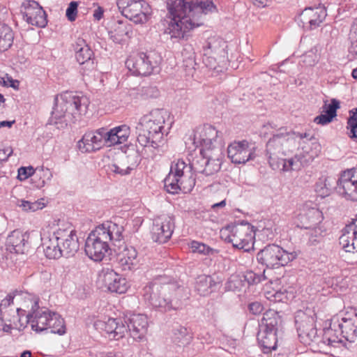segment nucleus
Returning <instances> with one entry per match:
<instances>
[{"label":"nucleus","instance_id":"nucleus-12","mask_svg":"<svg viewBox=\"0 0 357 357\" xmlns=\"http://www.w3.org/2000/svg\"><path fill=\"white\" fill-rule=\"evenodd\" d=\"M230 234L227 236L228 242L232 243L234 248L249 252L254 247V234L252 226L248 222H241L233 226H229Z\"/></svg>","mask_w":357,"mask_h":357},{"label":"nucleus","instance_id":"nucleus-34","mask_svg":"<svg viewBox=\"0 0 357 357\" xmlns=\"http://www.w3.org/2000/svg\"><path fill=\"white\" fill-rule=\"evenodd\" d=\"M107 139L110 146L123 144L127 141L130 135V128L126 124L116 126L110 130L107 129Z\"/></svg>","mask_w":357,"mask_h":357},{"label":"nucleus","instance_id":"nucleus-53","mask_svg":"<svg viewBox=\"0 0 357 357\" xmlns=\"http://www.w3.org/2000/svg\"><path fill=\"white\" fill-rule=\"evenodd\" d=\"M77 2L71 1L66 9V15L70 22L75 20L77 13Z\"/></svg>","mask_w":357,"mask_h":357},{"label":"nucleus","instance_id":"nucleus-1","mask_svg":"<svg viewBox=\"0 0 357 357\" xmlns=\"http://www.w3.org/2000/svg\"><path fill=\"white\" fill-rule=\"evenodd\" d=\"M167 17L170 19L167 32L171 39L188 40L192 31L204 24L205 16L217 11L212 1L166 0Z\"/></svg>","mask_w":357,"mask_h":357},{"label":"nucleus","instance_id":"nucleus-50","mask_svg":"<svg viewBox=\"0 0 357 357\" xmlns=\"http://www.w3.org/2000/svg\"><path fill=\"white\" fill-rule=\"evenodd\" d=\"M333 188H335V187L333 185H330L329 187H324L321 178H320L319 181L316 183L315 185V191L321 197H325L329 195Z\"/></svg>","mask_w":357,"mask_h":357},{"label":"nucleus","instance_id":"nucleus-57","mask_svg":"<svg viewBox=\"0 0 357 357\" xmlns=\"http://www.w3.org/2000/svg\"><path fill=\"white\" fill-rule=\"evenodd\" d=\"M248 309L253 314H259L264 310V306L260 302H252L249 304Z\"/></svg>","mask_w":357,"mask_h":357},{"label":"nucleus","instance_id":"nucleus-9","mask_svg":"<svg viewBox=\"0 0 357 357\" xmlns=\"http://www.w3.org/2000/svg\"><path fill=\"white\" fill-rule=\"evenodd\" d=\"M296 257L295 252H288L278 245L268 244L259 250L257 259L268 268H277L287 265Z\"/></svg>","mask_w":357,"mask_h":357},{"label":"nucleus","instance_id":"nucleus-63","mask_svg":"<svg viewBox=\"0 0 357 357\" xmlns=\"http://www.w3.org/2000/svg\"><path fill=\"white\" fill-rule=\"evenodd\" d=\"M280 167L282 166V170L283 172H289L292 171V167H290L287 159H283L280 157Z\"/></svg>","mask_w":357,"mask_h":357},{"label":"nucleus","instance_id":"nucleus-13","mask_svg":"<svg viewBox=\"0 0 357 357\" xmlns=\"http://www.w3.org/2000/svg\"><path fill=\"white\" fill-rule=\"evenodd\" d=\"M25 298L31 303V311L26 316L25 324L30 323L31 329L36 333L46 331L52 312L47 308L40 307L37 298L30 294H25Z\"/></svg>","mask_w":357,"mask_h":357},{"label":"nucleus","instance_id":"nucleus-55","mask_svg":"<svg viewBox=\"0 0 357 357\" xmlns=\"http://www.w3.org/2000/svg\"><path fill=\"white\" fill-rule=\"evenodd\" d=\"M109 168L111 172L121 176L130 174L132 170V167L130 166H127L126 168H122L116 164L112 165Z\"/></svg>","mask_w":357,"mask_h":357},{"label":"nucleus","instance_id":"nucleus-26","mask_svg":"<svg viewBox=\"0 0 357 357\" xmlns=\"http://www.w3.org/2000/svg\"><path fill=\"white\" fill-rule=\"evenodd\" d=\"M41 241L46 257L51 259H57L63 257L59 238L56 235V230L52 234H48V235H46L45 233L42 234Z\"/></svg>","mask_w":357,"mask_h":357},{"label":"nucleus","instance_id":"nucleus-17","mask_svg":"<svg viewBox=\"0 0 357 357\" xmlns=\"http://www.w3.org/2000/svg\"><path fill=\"white\" fill-rule=\"evenodd\" d=\"M174 220L172 217L162 215L153 219L151 234L153 241L159 243L167 242L174 229Z\"/></svg>","mask_w":357,"mask_h":357},{"label":"nucleus","instance_id":"nucleus-22","mask_svg":"<svg viewBox=\"0 0 357 357\" xmlns=\"http://www.w3.org/2000/svg\"><path fill=\"white\" fill-rule=\"evenodd\" d=\"M357 183V169H348L342 172L335 181V189L341 195L353 201Z\"/></svg>","mask_w":357,"mask_h":357},{"label":"nucleus","instance_id":"nucleus-37","mask_svg":"<svg viewBox=\"0 0 357 357\" xmlns=\"http://www.w3.org/2000/svg\"><path fill=\"white\" fill-rule=\"evenodd\" d=\"M280 323L281 319L278 313L274 310L269 309L263 314L260 328L277 332Z\"/></svg>","mask_w":357,"mask_h":357},{"label":"nucleus","instance_id":"nucleus-7","mask_svg":"<svg viewBox=\"0 0 357 357\" xmlns=\"http://www.w3.org/2000/svg\"><path fill=\"white\" fill-rule=\"evenodd\" d=\"M63 103L53 108L49 123L52 125H61L63 128L67 126V117L70 121L75 119L77 116L85 114L89 105V99L84 96H77L72 93H66L61 96Z\"/></svg>","mask_w":357,"mask_h":357},{"label":"nucleus","instance_id":"nucleus-44","mask_svg":"<svg viewBox=\"0 0 357 357\" xmlns=\"http://www.w3.org/2000/svg\"><path fill=\"white\" fill-rule=\"evenodd\" d=\"M138 94L143 99L157 98L159 96V91L155 86H142L138 89Z\"/></svg>","mask_w":357,"mask_h":357},{"label":"nucleus","instance_id":"nucleus-4","mask_svg":"<svg viewBox=\"0 0 357 357\" xmlns=\"http://www.w3.org/2000/svg\"><path fill=\"white\" fill-rule=\"evenodd\" d=\"M169 117L168 112L164 109H155L144 115L136 126L139 144L144 147L158 149L165 132L164 124Z\"/></svg>","mask_w":357,"mask_h":357},{"label":"nucleus","instance_id":"nucleus-36","mask_svg":"<svg viewBox=\"0 0 357 357\" xmlns=\"http://www.w3.org/2000/svg\"><path fill=\"white\" fill-rule=\"evenodd\" d=\"M301 222L305 228L316 225L321 220V212L317 208L303 207L302 211L298 215Z\"/></svg>","mask_w":357,"mask_h":357},{"label":"nucleus","instance_id":"nucleus-31","mask_svg":"<svg viewBox=\"0 0 357 357\" xmlns=\"http://www.w3.org/2000/svg\"><path fill=\"white\" fill-rule=\"evenodd\" d=\"M339 319L337 318H333L331 320L330 326L324 330V334L322 337V342L329 346L337 347V344L344 343V340L343 334L342 335L340 329H338Z\"/></svg>","mask_w":357,"mask_h":357},{"label":"nucleus","instance_id":"nucleus-29","mask_svg":"<svg viewBox=\"0 0 357 357\" xmlns=\"http://www.w3.org/2000/svg\"><path fill=\"white\" fill-rule=\"evenodd\" d=\"M218 277L202 275L197 278L195 289L200 296H208L220 286Z\"/></svg>","mask_w":357,"mask_h":357},{"label":"nucleus","instance_id":"nucleus-15","mask_svg":"<svg viewBox=\"0 0 357 357\" xmlns=\"http://www.w3.org/2000/svg\"><path fill=\"white\" fill-rule=\"evenodd\" d=\"M107 135L105 128L87 132L78 142V148L82 153H91L98 151L103 146H110Z\"/></svg>","mask_w":357,"mask_h":357},{"label":"nucleus","instance_id":"nucleus-25","mask_svg":"<svg viewBox=\"0 0 357 357\" xmlns=\"http://www.w3.org/2000/svg\"><path fill=\"white\" fill-rule=\"evenodd\" d=\"M29 238L28 233L14 230L6 238V250L10 252L23 254L28 250Z\"/></svg>","mask_w":357,"mask_h":357},{"label":"nucleus","instance_id":"nucleus-18","mask_svg":"<svg viewBox=\"0 0 357 357\" xmlns=\"http://www.w3.org/2000/svg\"><path fill=\"white\" fill-rule=\"evenodd\" d=\"M23 19L29 24L45 27L47 24V14L43 7L33 0L24 2L21 7Z\"/></svg>","mask_w":357,"mask_h":357},{"label":"nucleus","instance_id":"nucleus-35","mask_svg":"<svg viewBox=\"0 0 357 357\" xmlns=\"http://www.w3.org/2000/svg\"><path fill=\"white\" fill-rule=\"evenodd\" d=\"M171 338L175 344L184 347L192 342L193 333L190 328L178 325L173 328Z\"/></svg>","mask_w":357,"mask_h":357},{"label":"nucleus","instance_id":"nucleus-27","mask_svg":"<svg viewBox=\"0 0 357 357\" xmlns=\"http://www.w3.org/2000/svg\"><path fill=\"white\" fill-rule=\"evenodd\" d=\"M125 322L134 340H141L144 336L148 326L147 317L145 315L132 314Z\"/></svg>","mask_w":357,"mask_h":357},{"label":"nucleus","instance_id":"nucleus-2","mask_svg":"<svg viewBox=\"0 0 357 357\" xmlns=\"http://www.w3.org/2000/svg\"><path fill=\"white\" fill-rule=\"evenodd\" d=\"M123 227L112 221L98 225L88 236L84 251L86 255L96 261H100L110 250L115 241L123 238Z\"/></svg>","mask_w":357,"mask_h":357},{"label":"nucleus","instance_id":"nucleus-47","mask_svg":"<svg viewBox=\"0 0 357 357\" xmlns=\"http://www.w3.org/2000/svg\"><path fill=\"white\" fill-rule=\"evenodd\" d=\"M323 108L325 113L335 118L337 116V109L340 108V101L335 98H333L331 100V103H325Z\"/></svg>","mask_w":357,"mask_h":357},{"label":"nucleus","instance_id":"nucleus-39","mask_svg":"<svg viewBox=\"0 0 357 357\" xmlns=\"http://www.w3.org/2000/svg\"><path fill=\"white\" fill-rule=\"evenodd\" d=\"M50 329V333L64 335L66 332L65 322L63 319L57 313L53 312L49 319L47 330Z\"/></svg>","mask_w":357,"mask_h":357},{"label":"nucleus","instance_id":"nucleus-8","mask_svg":"<svg viewBox=\"0 0 357 357\" xmlns=\"http://www.w3.org/2000/svg\"><path fill=\"white\" fill-rule=\"evenodd\" d=\"M162 58L155 51L134 53L126 61L127 68L135 75L149 76L159 71Z\"/></svg>","mask_w":357,"mask_h":357},{"label":"nucleus","instance_id":"nucleus-49","mask_svg":"<svg viewBox=\"0 0 357 357\" xmlns=\"http://www.w3.org/2000/svg\"><path fill=\"white\" fill-rule=\"evenodd\" d=\"M126 154L127 162L128 163V166L131 167L132 170L139 162V153L135 149H130Z\"/></svg>","mask_w":357,"mask_h":357},{"label":"nucleus","instance_id":"nucleus-3","mask_svg":"<svg viewBox=\"0 0 357 357\" xmlns=\"http://www.w3.org/2000/svg\"><path fill=\"white\" fill-rule=\"evenodd\" d=\"M297 139L305 142L314 139V137L307 132H288L287 128L282 127L269 139L266 143V155L273 170L280 169L281 155H286L296 148Z\"/></svg>","mask_w":357,"mask_h":357},{"label":"nucleus","instance_id":"nucleus-52","mask_svg":"<svg viewBox=\"0 0 357 357\" xmlns=\"http://www.w3.org/2000/svg\"><path fill=\"white\" fill-rule=\"evenodd\" d=\"M35 173V169L33 167H22L18 169V178L20 181H24L32 176Z\"/></svg>","mask_w":357,"mask_h":357},{"label":"nucleus","instance_id":"nucleus-5","mask_svg":"<svg viewBox=\"0 0 357 357\" xmlns=\"http://www.w3.org/2000/svg\"><path fill=\"white\" fill-rule=\"evenodd\" d=\"M176 289H178L177 284L167 282L166 278L160 276L143 288V296L153 308L160 312L178 310L181 307V302L178 299L166 296L167 291Z\"/></svg>","mask_w":357,"mask_h":357},{"label":"nucleus","instance_id":"nucleus-33","mask_svg":"<svg viewBox=\"0 0 357 357\" xmlns=\"http://www.w3.org/2000/svg\"><path fill=\"white\" fill-rule=\"evenodd\" d=\"M119 264L123 271H131L138 264L137 252L132 246L125 248L119 254Z\"/></svg>","mask_w":357,"mask_h":357},{"label":"nucleus","instance_id":"nucleus-19","mask_svg":"<svg viewBox=\"0 0 357 357\" xmlns=\"http://www.w3.org/2000/svg\"><path fill=\"white\" fill-rule=\"evenodd\" d=\"M77 61L82 66L83 75H88L96 68L94 53L83 38H77L73 45Z\"/></svg>","mask_w":357,"mask_h":357},{"label":"nucleus","instance_id":"nucleus-56","mask_svg":"<svg viewBox=\"0 0 357 357\" xmlns=\"http://www.w3.org/2000/svg\"><path fill=\"white\" fill-rule=\"evenodd\" d=\"M333 117L325 113L316 116L314 119V122L316 123L317 124L324 126L331 123L333 121Z\"/></svg>","mask_w":357,"mask_h":357},{"label":"nucleus","instance_id":"nucleus-42","mask_svg":"<svg viewBox=\"0 0 357 357\" xmlns=\"http://www.w3.org/2000/svg\"><path fill=\"white\" fill-rule=\"evenodd\" d=\"M244 280L248 282L249 285H253L260 283L266 280L265 271L262 273H257L252 271H248L243 275Z\"/></svg>","mask_w":357,"mask_h":357},{"label":"nucleus","instance_id":"nucleus-16","mask_svg":"<svg viewBox=\"0 0 357 357\" xmlns=\"http://www.w3.org/2000/svg\"><path fill=\"white\" fill-rule=\"evenodd\" d=\"M256 149L246 140L235 141L228 146L227 155L234 164H245L256 158Z\"/></svg>","mask_w":357,"mask_h":357},{"label":"nucleus","instance_id":"nucleus-48","mask_svg":"<svg viewBox=\"0 0 357 357\" xmlns=\"http://www.w3.org/2000/svg\"><path fill=\"white\" fill-rule=\"evenodd\" d=\"M15 307L0 311V320L2 322L13 323L15 324Z\"/></svg>","mask_w":357,"mask_h":357},{"label":"nucleus","instance_id":"nucleus-14","mask_svg":"<svg viewBox=\"0 0 357 357\" xmlns=\"http://www.w3.org/2000/svg\"><path fill=\"white\" fill-rule=\"evenodd\" d=\"M222 157L221 154L214 157L204 150H200L199 155L192 159L194 172L205 175L212 176L218 173L222 165Z\"/></svg>","mask_w":357,"mask_h":357},{"label":"nucleus","instance_id":"nucleus-40","mask_svg":"<svg viewBox=\"0 0 357 357\" xmlns=\"http://www.w3.org/2000/svg\"><path fill=\"white\" fill-rule=\"evenodd\" d=\"M340 244L347 252L357 253V236L344 231L340 237Z\"/></svg>","mask_w":357,"mask_h":357},{"label":"nucleus","instance_id":"nucleus-46","mask_svg":"<svg viewBox=\"0 0 357 357\" xmlns=\"http://www.w3.org/2000/svg\"><path fill=\"white\" fill-rule=\"evenodd\" d=\"M268 299L273 302H286L288 300V291L286 289H280L268 292Z\"/></svg>","mask_w":357,"mask_h":357},{"label":"nucleus","instance_id":"nucleus-38","mask_svg":"<svg viewBox=\"0 0 357 357\" xmlns=\"http://www.w3.org/2000/svg\"><path fill=\"white\" fill-rule=\"evenodd\" d=\"M25 294H28L27 293H22L18 295L20 298H23L24 305L22 307H15V311H16L15 314V326H17L16 322H18L20 324V327H23L24 328L28 324H25L26 316L31 311V303L28 301V298H25Z\"/></svg>","mask_w":357,"mask_h":357},{"label":"nucleus","instance_id":"nucleus-21","mask_svg":"<svg viewBox=\"0 0 357 357\" xmlns=\"http://www.w3.org/2000/svg\"><path fill=\"white\" fill-rule=\"evenodd\" d=\"M327 15L324 6L305 8L298 18V23L304 29L312 30L323 22Z\"/></svg>","mask_w":357,"mask_h":357},{"label":"nucleus","instance_id":"nucleus-61","mask_svg":"<svg viewBox=\"0 0 357 357\" xmlns=\"http://www.w3.org/2000/svg\"><path fill=\"white\" fill-rule=\"evenodd\" d=\"M299 160L300 158L298 155H295L294 158L287 159L290 167H292V170H296L299 168Z\"/></svg>","mask_w":357,"mask_h":357},{"label":"nucleus","instance_id":"nucleus-64","mask_svg":"<svg viewBox=\"0 0 357 357\" xmlns=\"http://www.w3.org/2000/svg\"><path fill=\"white\" fill-rule=\"evenodd\" d=\"M18 205L20 207L22 208L24 211L31 212V202L21 200L20 204Z\"/></svg>","mask_w":357,"mask_h":357},{"label":"nucleus","instance_id":"nucleus-30","mask_svg":"<svg viewBox=\"0 0 357 357\" xmlns=\"http://www.w3.org/2000/svg\"><path fill=\"white\" fill-rule=\"evenodd\" d=\"M337 328L342 330L344 341L354 342L357 340V314L342 317L338 321Z\"/></svg>","mask_w":357,"mask_h":357},{"label":"nucleus","instance_id":"nucleus-58","mask_svg":"<svg viewBox=\"0 0 357 357\" xmlns=\"http://www.w3.org/2000/svg\"><path fill=\"white\" fill-rule=\"evenodd\" d=\"M118 319L109 318L105 323V331L109 334H115V326H116Z\"/></svg>","mask_w":357,"mask_h":357},{"label":"nucleus","instance_id":"nucleus-62","mask_svg":"<svg viewBox=\"0 0 357 357\" xmlns=\"http://www.w3.org/2000/svg\"><path fill=\"white\" fill-rule=\"evenodd\" d=\"M103 13L104 9L100 6H98V8L94 10L93 16L96 20L98 21L102 18Z\"/></svg>","mask_w":357,"mask_h":357},{"label":"nucleus","instance_id":"nucleus-32","mask_svg":"<svg viewBox=\"0 0 357 357\" xmlns=\"http://www.w3.org/2000/svg\"><path fill=\"white\" fill-rule=\"evenodd\" d=\"M257 340L262 347L263 352L270 353L277 348V332L260 328L257 333Z\"/></svg>","mask_w":357,"mask_h":357},{"label":"nucleus","instance_id":"nucleus-24","mask_svg":"<svg viewBox=\"0 0 357 357\" xmlns=\"http://www.w3.org/2000/svg\"><path fill=\"white\" fill-rule=\"evenodd\" d=\"M219 132L211 125H204L202 128L196 130L193 137V144L200 146V150L211 151L215 148V142Z\"/></svg>","mask_w":357,"mask_h":357},{"label":"nucleus","instance_id":"nucleus-6","mask_svg":"<svg viewBox=\"0 0 357 357\" xmlns=\"http://www.w3.org/2000/svg\"><path fill=\"white\" fill-rule=\"evenodd\" d=\"M192 161L186 163L183 159L172 162L170 172L164 180L165 188L170 194H177L180 191L190 192L195 185V177L192 173Z\"/></svg>","mask_w":357,"mask_h":357},{"label":"nucleus","instance_id":"nucleus-23","mask_svg":"<svg viewBox=\"0 0 357 357\" xmlns=\"http://www.w3.org/2000/svg\"><path fill=\"white\" fill-rule=\"evenodd\" d=\"M100 279L104 287L112 293L121 294L128 289L127 280L112 269L103 270Z\"/></svg>","mask_w":357,"mask_h":357},{"label":"nucleus","instance_id":"nucleus-20","mask_svg":"<svg viewBox=\"0 0 357 357\" xmlns=\"http://www.w3.org/2000/svg\"><path fill=\"white\" fill-rule=\"evenodd\" d=\"M56 235L59 238L63 257L68 258L74 256L79 248V243L76 231L71 228H59L56 230Z\"/></svg>","mask_w":357,"mask_h":357},{"label":"nucleus","instance_id":"nucleus-54","mask_svg":"<svg viewBox=\"0 0 357 357\" xmlns=\"http://www.w3.org/2000/svg\"><path fill=\"white\" fill-rule=\"evenodd\" d=\"M115 334L114 335V337L115 338H120L123 337L126 333H127L128 331V328L127 327V324L125 325L121 319H118L116 326H115Z\"/></svg>","mask_w":357,"mask_h":357},{"label":"nucleus","instance_id":"nucleus-60","mask_svg":"<svg viewBox=\"0 0 357 357\" xmlns=\"http://www.w3.org/2000/svg\"><path fill=\"white\" fill-rule=\"evenodd\" d=\"M44 206L45 204L40 200H37L33 202H31V212H34L39 209H42L44 208Z\"/></svg>","mask_w":357,"mask_h":357},{"label":"nucleus","instance_id":"nucleus-11","mask_svg":"<svg viewBox=\"0 0 357 357\" xmlns=\"http://www.w3.org/2000/svg\"><path fill=\"white\" fill-rule=\"evenodd\" d=\"M121 13L135 24H144L151 15V7L144 0H117Z\"/></svg>","mask_w":357,"mask_h":357},{"label":"nucleus","instance_id":"nucleus-43","mask_svg":"<svg viewBox=\"0 0 357 357\" xmlns=\"http://www.w3.org/2000/svg\"><path fill=\"white\" fill-rule=\"evenodd\" d=\"M351 45L349 49V53L357 57V21L351 25L349 33Z\"/></svg>","mask_w":357,"mask_h":357},{"label":"nucleus","instance_id":"nucleus-51","mask_svg":"<svg viewBox=\"0 0 357 357\" xmlns=\"http://www.w3.org/2000/svg\"><path fill=\"white\" fill-rule=\"evenodd\" d=\"M18 295L19 294L13 296L12 294H8L4 299H3L0 303V311L12 308L14 304V299L15 298H20Z\"/></svg>","mask_w":357,"mask_h":357},{"label":"nucleus","instance_id":"nucleus-41","mask_svg":"<svg viewBox=\"0 0 357 357\" xmlns=\"http://www.w3.org/2000/svg\"><path fill=\"white\" fill-rule=\"evenodd\" d=\"M349 115L347 126L348 135L353 141L357 142V107L350 110Z\"/></svg>","mask_w":357,"mask_h":357},{"label":"nucleus","instance_id":"nucleus-45","mask_svg":"<svg viewBox=\"0 0 357 357\" xmlns=\"http://www.w3.org/2000/svg\"><path fill=\"white\" fill-rule=\"evenodd\" d=\"M190 248L193 252L204 255H213L215 250L204 243L193 241L190 243Z\"/></svg>","mask_w":357,"mask_h":357},{"label":"nucleus","instance_id":"nucleus-28","mask_svg":"<svg viewBox=\"0 0 357 357\" xmlns=\"http://www.w3.org/2000/svg\"><path fill=\"white\" fill-rule=\"evenodd\" d=\"M132 33V26L121 20L115 22L113 29L109 31L110 39L116 44H122L127 38H130Z\"/></svg>","mask_w":357,"mask_h":357},{"label":"nucleus","instance_id":"nucleus-59","mask_svg":"<svg viewBox=\"0 0 357 357\" xmlns=\"http://www.w3.org/2000/svg\"><path fill=\"white\" fill-rule=\"evenodd\" d=\"M344 231L357 236V215L356 218L353 219L352 222L345 227Z\"/></svg>","mask_w":357,"mask_h":357},{"label":"nucleus","instance_id":"nucleus-10","mask_svg":"<svg viewBox=\"0 0 357 357\" xmlns=\"http://www.w3.org/2000/svg\"><path fill=\"white\" fill-rule=\"evenodd\" d=\"M316 319L314 312L310 309L305 311H298L296 314L295 324L298 338L305 345L319 342V337L315 324Z\"/></svg>","mask_w":357,"mask_h":357}]
</instances>
